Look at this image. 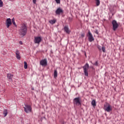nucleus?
I'll use <instances>...</instances> for the list:
<instances>
[{
	"label": "nucleus",
	"instance_id": "nucleus-13",
	"mask_svg": "<svg viewBox=\"0 0 124 124\" xmlns=\"http://www.w3.org/2000/svg\"><path fill=\"white\" fill-rule=\"evenodd\" d=\"M16 58L17 60L21 59V56H20V52H19V50L17 49L16 51Z\"/></svg>",
	"mask_w": 124,
	"mask_h": 124
},
{
	"label": "nucleus",
	"instance_id": "nucleus-10",
	"mask_svg": "<svg viewBox=\"0 0 124 124\" xmlns=\"http://www.w3.org/2000/svg\"><path fill=\"white\" fill-rule=\"evenodd\" d=\"M40 64L42 66H46L47 65V59H44L40 61Z\"/></svg>",
	"mask_w": 124,
	"mask_h": 124
},
{
	"label": "nucleus",
	"instance_id": "nucleus-4",
	"mask_svg": "<svg viewBox=\"0 0 124 124\" xmlns=\"http://www.w3.org/2000/svg\"><path fill=\"white\" fill-rule=\"evenodd\" d=\"M74 104H75L77 106L81 105V98L79 97L75 98L73 100Z\"/></svg>",
	"mask_w": 124,
	"mask_h": 124
},
{
	"label": "nucleus",
	"instance_id": "nucleus-3",
	"mask_svg": "<svg viewBox=\"0 0 124 124\" xmlns=\"http://www.w3.org/2000/svg\"><path fill=\"white\" fill-rule=\"evenodd\" d=\"M89 63H87L82 68H83V71L85 76H89V73H88V70H89Z\"/></svg>",
	"mask_w": 124,
	"mask_h": 124
},
{
	"label": "nucleus",
	"instance_id": "nucleus-21",
	"mask_svg": "<svg viewBox=\"0 0 124 124\" xmlns=\"http://www.w3.org/2000/svg\"><path fill=\"white\" fill-rule=\"evenodd\" d=\"M24 68L25 69H27L28 68V63H27V62H24Z\"/></svg>",
	"mask_w": 124,
	"mask_h": 124
},
{
	"label": "nucleus",
	"instance_id": "nucleus-5",
	"mask_svg": "<svg viewBox=\"0 0 124 124\" xmlns=\"http://www.w3.org/2000/svg\"><path fill=\"white\" fill-rule=\"evenodd\" d=\"M87 36H88V40L89 42L94 41V38H93V34H92L90 31H89L88 32Z\"/></svg>",
	"mask_w": 124,
	"mask_h": 124
},
{
	"label": "nucleus",
	"instance_id": "nucleus-24",
	"mask_svg": "<svg viewBox=\"0 0 124 124\" xmlns=\"http://www.w3.org/2000/svg\"><path fill=\"white\" fill-rule=\"evenodd\" d=\"M102 49L103 52H104V53H105V51H106L105 47L103 46V47H102Z\"/></svg>",
	"mask_w": 124,
	"mask_h": 124
},
{
	"label": "nucleus",
	"instance_id": "nucleus-14",
	"mask_svg": "<svg viewBox=\"0 0 124 124\" xmlns=\"http://www.w3.org/2000/svg\"><path fill=\"white\" fill-rule=\"evenodd\" d=\"M64 29L65 31V32H66V33H68V34H69V33H70V30H69V28H68V27L67 26H65Z\"/></svg>",
	"mask_w": 124,
	"mask_h": 124
},
{
	"label": "nucleus",
	"instance_id": "nucleus-19",
	"mask_svg": "<svg viewBox=\"0 0 124 124\" xmlns=\"http://www.w3.org/2000/svg\"><path fill=\"white\" fill-rule=\"evenodd\" d=\"M12 22L13 23V25H14L16 27H17V25H16V23H15V19L14 18H12Z\"/></svg>",
	"mask_w": 124,
	"mask_h": 124
},
{
	"label": "nucleus",
	"instance_id": "nucleus-30",
	"mask_svg": "<svg viewBox=\"0 0 124 124\" xmlns=\"http://www.w3.org/2000/svg\"><path fill=\"white\" fill-rule=\"evenodd\" d=\"M98 49H99V50H101V48H99V47H98Z\"/></svg>",
	"mask_w": 124,
	"mask_h": 124
},
{
	"label": "nucleus",
	"instance_id": "nucleus-28",
	"mask_svg": "<svg viewBox=\"0 0 124 124\" xmlns=\"http://www.w3.org/2000/svg\"><path fill=\"white\" fill-rule=\"evenodd\" d=\"M19 44H20V45H23V42H22L21 41H19Z\"/></svg>",
	"mask_w": 124,
	"mask_h": 124
},
{
	"label": "nucleus",
	"instance_id": "nucleus-11",
	"mask_svg": "<svg viewBox=\"0 0 124 124\" xmlns=\"http://www.w3.org/2000/svg\"><path fill=\"white\" fill-rule=\"evenodd\" d=\"M62 12H63V11H62V9L61 8H58L55 12L56 14L57 15H60V14L62 13Z\"/></svg>",
	"mask_w": 124,
	"mask_h": 124
},
{
	"label": "nucleus",
	"instance_id": "nucleus-29",
	"mask_svg": "<svg viewBox=\"0 0 124 124\" xmlns=\"http://www.w3.org/2000/svg\"><path fill=\"white\" fill-rule=\"evenodd\" d=\"M95 32L96 33V34H98V31L97 30H96Z\"/></svg>",
	"mask_w": 124,
	"mask_h": 124
},
{
	"label": "nucleus",
	"instance_id": "nucleus-20",
	"mask_svg": "<svg viewBox=\"0 0 124 124\" xmlns=\"http://www.w3.org/2000/svg\"><path fill=\"white\" fill-rule=\"evenodd\" d=\"M95 1L97 6H99V5L100 4V1L99 0H95Z\"/></svg>",
	"mask_w": 124,
	"mask_h": 124
},
{
	"label": "nucleus",
	"instance_id": "nucleus-8",
	"mask_svg": "<svg viewBox=\"0 0 124 124\" xmlns=\"http://www.w3.org/2000/svg\"><path fill=\"white\" fill-rule=\"evenodd\" d=\"M42 40L41 37H35L34 42L36 44H39L41 42Z\"/></svg>",
	"mask_w": 124,
	"mask_h": 124
},
{
	"label": "nucleus",
	"instance_id": "nucleus-12",
	"mask_svg": "<svg viewBox=\"0 0 124 124\" xmlns=\"http://www.w3.org/2000/svg\"><path fill=\"white\" fill-rule=\"evenodd\" d=\"M14 75L10 74V73H8L7 74V78L9 80V81H12V78H13Z\"/></svg>",
	"mask_w": 124,
	"mask_h": 124
},
{
	"label": "nucleus",
	"instance_id": "nucleus-23",
	"mask_svg": "<svg viewBox=\"0 0 124 124\" xmlns=\"http://www.w3.org/2000/svg\"><path fill=\"white\" fill-rule=\"evenodd\" d=\"M57 3L60 4L61 3V0H55Z\"/></svg>",
	"mask_w": 124,
	"mask_h": 124
},
{
	"label": "nucleus",
	"instance_id": "nucleus-27",
	"mask_svg": "<svg viewBox=\"0 0 124 124\" xmlns=\"http://www.w3.org/2000/svg\"><path fill=\"white\" fill-rule=\"evenodd\" d=\"M33 3L35 4L36 3V0H32Z\"/></svg>",
	"mask_w": 124,
	"mask_h": 124
},
{
	"label": "nucleus",
	"instance_id": "nucleus-26",
	"mask_svg": "<svg viewBox=\"0 0 124 124\" xmlns=\"http://www.w3.org/2000/svg\"><path fill=\"white\" fill-rule=\"evenodd\" d=\"M81 36L82 38L83 37H85V34L84 33L81 34Z\"/></svg>",
	"mask_w": 124,
	"mask_h": 124
},
{
	"label": "nucleus",
	"instance_id": "nucleus-2",
	"mask_svg": "<svg viewBox=\"0 0 124 124\" xmlns=\"http://www.w3.org/2000/svg\"><path fill=\"white\" fill-rule=\"evenodd\" d=\"M104 110L108 112H111L112 110V106L108 103H106L104 105Z\"/></svg>",
	"mask_w": 124,
	"mask_h": 124
},
{
	"label": "nucleus",
	"instance_id": "nucleus-1",
	"mask_svg": "<svg viewBox=\"0 0 124 124\" xmlns=\"http://www.w3.org/2000/svg\"><path fill=\"white\" fill-rule=\"evenodd\" d=\"M19 34L22 37L25 36L27 34V26H26V25L22 24L19 30Z\"/></svg>",
	"mask_w": 124,
	"mask_h": 124
},
{
	"label": "nucleus",
	"instance_id": "nucleus-25",
	"mask_svg": "<svg viewBox=\"0 0 124 124\" xmlns=\"http://www.w3.org/2000/svg\"><path fill=\"white\" fill-rule=\"evenodd\" d=\"M94 65H95V66H97L98 65V62L96 61L95 63H94Z\"/></svg>",
	"mask_w": 124,
	"mask_h": 124
},
{
	"label": "nucleus",
	"instance_id": "nucleus-15",
	"mask_svg": "<svg viewBox=\"0 0 124 124\" xmlns=\"http://www.w3.org/2000/svg\"><path fill=\"white\" fill-rule=\"evenodd\" d=\"M56 22H57V19H54L53 20H50L49 21V23H50L51 25H54V24H55Z\"/></svg>",
	"mask_w": 124,
	"mask_h": 124
},
{
	"label": "nucleus",
	"instance_id": "nucleus-17",
	"mask_svg": "<svg viewBox=\"0 0 124 124\" xmlns=\"http://www.w3.org/2000/svg\"><path fill=\"white\" fill-rule=\"evenodd\" d=\"M3 114L4 115V117L7 116V114H8V112H7V109H4Z\"/></svg>",
	"mask_w": 124,
	"mask_h": 124
},
{
	"label": "nucleus",
	"instance_id": "nucleus-18",
	"mask_svg": "<svg viewBox=\"0 0 124 124\" xmlns=\"http://www.w3.org/2000/svg\"><path fill=\"white\" fill-rule=\"evenodd\" d=\"M92 105L94 107L95 106H96V102H95V100H93L92 102Z\"/></svg>",
	"mask_w": 124,
	"mask_h": 124
},
{
	"label": "nucleus",
	"instance_id": "nucleus-7",
	"mask_svg": "<svg viewBox=\"0 0 124 124\" xmlns=\"http://www.w3.org/2000/svg\"><path fill=\"white\" fill-rule=\"evenodd\" d=\"M112 25L113 26V31H115L119 27V24L117 23V21L113 20L112 21Z\"/></svg>",
	"mask_w": 124,
	"mask_h": 124
},
{
	"label": "nucleus",
	"instance_id": "nucleus-6",
	"mask_svg": "<svg viewBox=\"0 0 124 124\" xmlns=\"http://www.w3.org/2000/svg\"><path fill=\"white\" fill-rule=\"evenodd\" d=\"M24 111L26 113H31V107L29 105H25V107H24Z\"/></svg>",
	"mask_w": 124,
	"mask_h": 124
},
{
	"label": "nucleus",
	"instance_id": "nucleus-22",
	"mask_svg": "<svg viewBox=\"0 0 124 124\" xmlns=\"http://www.w3.org/2000/svg\"><path fill=\"white\" fill-rule=\"evenodd\" d=\"M3 2H2V0H0V7H2V6H3Z\"/></svg>",
	"mask_w": 124,
	"mask_h": 124
},
{
	"label": "nucleus",
	"instance_id": "nucleus-9",
	"mask_svg": "<svg viewBox=\"0 0 124 124\" xmlns=\"http://www.w3.org/2000/svg\"><path fill=\"white\" fill-rule=\"evenodd\" d=\"M6 27L7 29L9 28L10 26L12 25V22L11 21V19L10 18H7L6 21Z\"/></svg>",
	"mask_w": 124,
	"mask_h": 124
},
{
	"label": "nucleus",
	"instance_id": "nucleus-16",
	"mask_svg": "<svg viewBox=\"0 0 124 124\" xmlns=\"http://www.w3.org/2000/svg\"><path fill=\"white\" fill-rule=\"evenodd\" d=\"M54 78H57V77H58V71H57V70H54Z\"/></svg>",
	"mask_w": 124,
	"mask_h": 124
}]
</instances>
